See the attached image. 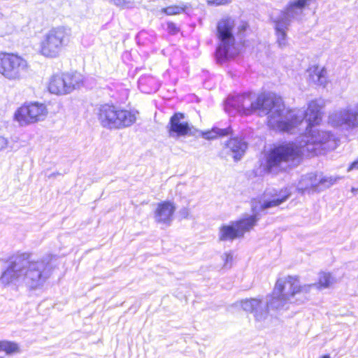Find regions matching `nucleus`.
I'll list each match as a JSON object with an SVG mask.
<instances>
[{
    "instance_id": "f03ea898",
    "label": "nucleus",
    "mask_w": 358,
    "mask_h": 358,
    "mask_svg": "<svg viewBox=\"0 0 358 358\" xmlns=\"http://www.w3.org/2000/svg\"><path fill=\"white\" fill-rule=\"evenodd\" d=\"M29 259L30 254L27 252L11 257L7 269L0 277L1 282L7 285L22 279L29 289L42 287L52 273L50 258L46 257L38 261H29Z\"/></svg>"
},
{
    "instance_id": "aec40b11",
    "label": "nucleus",
    "mask_w": 358,
    "mask_h": 358,
    "mask_svg": "<svg viewBox=\"0 0 358 358\" xmlns=\"http://www.w3.org/2000/svg\"><path fill=\"white\" fill-rule=\"evenodd\" d=\"M176 206L171 201H163L157 205L155 212V220L157 223L170 225L173 220V215Z\"/></svg>"
},
{
    "instance_id": "9b49d317",
    "label": "nucleus",
    "mask_w": 358,
    "mask_h": 358,
    "mask_svg": "<svg viewBox=\"0 0 358 358\" xmlns=\"http://www.w3.org/2000/svg\"><path fill=\"white\" fill-rule=\"evenodd\" d=\"M329 122L347 131L358 128V104L334 111L329 115Z\"/></svg>"
},
{
    "instance_id": "393cba45",
    "label": "nucleus",
    "mask_w": 358,
    "mask_h": 358,
    "mask_svg": "<svg viewBox=\"0 0 358 358\" xmlns=\"http://www.w3.org/2000/svg\"><path fill=\"white\" fill-rule=\"evenodd\" d=\"M3 351L6 352L7 355H12L20 352L17 343L13 341H3Z\"/></svg>"
},
{
    "instance_id": "7ed1b4c3",
    "label": "nucleus",
    "mask_w": 358,
    "mask_h": 358,
    "mask_svg": "<svg viewBox=\"0 0 358 358\" xmlns=\"http://www.w3.org/2000/svg\"><path fill=\"white\" fill-rule=\"evenodd\" d=\"M323 106L324 102L322 100H313L308 103V107L304 113L301 112L299 114V113H296L293 110L287 111L292 112L296 115L301 117V121L287 132H289L293 128L301 124L303 120H306L307 123L306 131L310 134L307 136V150L315 152L318 148L326 150L333 149L335 147L334 135L332 132L312 129L313 127L318 124L322 120V109Z\"/></svg>"
},
{
    "instance_id": "72a5a7b5",
    "label": "nucleus",
    "mask_w": 358,
    "mask_h": 358,
    "mask_svg": "<svg viewBox=\"0 0 358 358\" xmlns=\"http://www.w3.org/2000/svg\"><path fill=\"white\" fill-rule=\"evenodd\" d=\"M352 169H358V159L351 163L348 171H350Z\"/></svg>"
},
{
    "instance_id": "7c9ffc66",
    "label": "nucleus",
    "mask_w": 358,
    "mask_h": 358,
    "mask_svg": "<svg viewBox=\"0 0 358 358\" xmlns=\"http://www.w3.org/2000/svg\"><path fill=\"white\" fill-rule=\"evenodd\" d=\"M233 259V256L230 253H225L224 254V266L227 267L229 262H231Z\"/></svg>"
},
{
    "instance_id": "a211bd4d",
    "label": "nucleus",
    "mask_w": 358,
    "mask_h": 358,
    "mask_svg": "<svg viewBox=\"0 0 358 358\" xmlns=\"http://www.w3.org/2000/svg\"><path fill=\"white\" fill-rule=\"evenodd\" d=\"M71 80L72 78L69 73L53 76L48 86L50 92L55 94H65L71 92L73 90Z\"/></svg>"
},
{
    "instance_id": "4468645a",
    "label": "nucleus",
    "mask_w": 358,
    "mask_h": 358,
    "mask_svg": "<svg viewBox=\"0 0 358 358\" xmlns=\"http://www.w3.org/2000/svg\"><path fill=\"white\" fill-rule=\"evenodd\" d=\"M27 65V61L17 55L0 53V73L8 79L19 78Z\"/></svg>"
},
{
    "instance_id": "6ab92c4d",
    "label": "nucleus",
    "mask_w": 358,
    "mask_h": 358,
    "mask_svg": "<svg viewBox=\"0 0 358 358\" xmlns=\"http://www.w3.org/2000/svg\"><path fill=\"white\" fill-rule=\"evenodd\" d=\"M291 191L289 188H285L280 190H266L265 197L267 196H271V197L264 200L263 203L260 205L259 210L264 211L268 208L278 206L287 201L291 196Z\"/></svg>"
},
{
    "instance_id": "f8f14e48",
    "label": "nucleus",
    "mask_w": 358,
    "mask_h": 358,
    "mask_svg": "<svg viewBox=\"0 0 358 358\" xmlns=\"http://www.w3.org/2000/svg\"><path fill=\"white\" fill-rule=\"evenodd\" d=\"M336 180V178L324 176L322 173H310L299 181L297 190L301 194L320 192L331 187Z\"/></svg>"
},
{
    "instance_id": "c9c22d12",
    "label": "nucleus",
    "mask_w": 358,
    "mask_h": 358,
    "mask_svg": "<svg viewBox=\"0 0 358 358\" xmlns=\"http://www.w3.org/2000/svg\"><path fill=\"white\" fill-rule=\"evenodd\" d=\"M357 191H358V189H356V188H355V187H352V192L353 193L356 194V193L357 192Z\"/></svg>"
},
{
    "instance_id": "cd10ccee",
    "label": "nucleus",
    "mask_w": 358,
    "mask_h": 358,
    "mask_svg": "<svg viewBox=\"0 0 358 358\" xmlns=\"http://www.w3.org/2000/svg\"><path fill=\"white\" fill-rule=\"evenodd\" d=\"M167 30L171 34H176L178 32L179 29L174 22H169L167 23Z\"/></svg>"
},
{
    "instance_id": "473e14b6",
    "label": "nucleus",
    "mask_w": 358,
    "mask_h": 358,
    "mask_svg": "<svg viewBox=\"0 0 358 358\" xmlns=\"http://www.w3.org/2000/svg\"><path fill=\"white\" fill-rule=\"evenodd\" d=\"M179 213L182 218H187L189 215V210L187 208H183L180 210Z\"/></svg>"
},
{
    "instance_id": "a878e982",
    "label": "nucleus",
    "mask_w": 358,
    "mask_h": 358,
    "mask_svg": "<svg viewBox=\"0 0 358 358\" xmlns=\"http://www.w3.org/2000/svg\"><path fill=\"white\" fill-rule=\"evenodd\" d=\"M70 77L72 78V85L73 86V90L78 88L80 87V83H82L81 76L78 73L70 74Z\"/></svg>"
},
{
    "instance_id": "c756f323",
    "label": "nucleus",
    "mask_w": 358,
    "mask_h": 358,
    "mask_svg": "<svg viewBox=\"0 0 358 358\" xmlns=\"http://www.w3.org/2000/svg\"><path fill=\"white\" fill-rule=\"evenodd\" d=\"M110 2H112L116 6L121 8H123L127 3L126 0H110Z\"/></svg>"
},
{
    "instance_id": "f3484780",
    "label": "nucleus",
    "mask_w": 358,
    "mask_h": 358,
    "mask_svg": "<svg viewBox=\"0 0 358 358\" xmlns=\"http://www.w3.org/2000/svg\"><path fill=\"white\" fill-rule=\"evenodd\" d=\"M222 153L231 155L234 162L240 161L245 155L248 143L241 136H231L224 143Z\"/></svg>"
},
{
    "instance_id": "c85d7f7f",
    "label": "nucleus",
    "mask_w": 358,
    "mask_h": 358,
    "mask_svg": "<svg viewBox=\"0 0 358 358\" xmlns=\"http://www.w3.org/2000/svg\"><path fill=\"white\" fill-rule=\"evenodd\" d=\"M248 28V24L245 22H242L238 27V30L240 34H243Z\"/></svg>"
},
{
    "instance_id": "20e7f679",
    "label": "nucleus",
    "mask_w": 358,
    "mask_h": 358,
    "mask_svg": "<svg viewBox=\"0 0 358 358\" xmlns=\"http://www.w3.org/2000/svg\"><path fill=\"white\" fill-rule=\"evenodd\" d=\"M314 0H291L284 10H281L276 19L273 20L277 42L280 48L287 43V31L292 20L301 17L304 9Z\"/></svg>"
},
{
    "instance_id": "2f4dec72",
    "label": "nucleus",
    "mask_w": 358,
    "mask_h": 358,
    "mask_svg": "<svg viewBox=\"0 0 358 358\" xmlns=\"http://www.w3.org/2000/svg\"><path fill=\"white\" fill-rule=\"evenodd\" d=\"M8 145V141L3 136H0V151L6 148Z\"/></svg>"
},
{
    "instance_id": "f257e3e1",
    "label": "nucleus",
    "mask_w": 358,
    "mask_h": 358,
    "mask_svg": "<svg viewBox=\"0 0 358 358\" xmlns=\"http://www.w3.org/2000/svg\"><path fill=\"white\" fill-rule=\"evenodd\" d=\"M225 110L231 115L236 113L249 115L256 111L268 115L270 127L282 131H288L301 121V117L292 112H285V105L280 96L271 94H261L256 98L254 93L245 92L229 96L224 101Z\"/></svg>"
},
{
    "instance_id": "bb28decb",
    "label": "nucleus",
    "mask_w": 358,
    "mask_h": 358,
    "mask_svg": "<svg viewBox=\"0 0 358 358\" xmlns=\"http://www.w3.org/2000/svg\"><path fill=\"white\" fill-rule=\"evenodd\" d=\"M232 0H208L207 3L210 6H223L231 3Z\"/></svg>"
},
{
    "instance_id": "39448f33",
    "label": "nucleus",
    "mask_w": 358,
    "mask_h": 358,
    "mask_svg": "<svg viewBox=\"0 0 358 358\" xmlns=\"http://www.w3.org/2000/svg\"><path fill=\"white\" fill-rule=\"evenodd\" d=\"M234 27V21L230 17L222 19L217 22V36L220 44L215 52L217 63L222 64L238 55V50L235 47Z\"/></svg>"
},
{
    "instance_id": "f704fd0d",
    "label": "nucleus",
    "mask_w": 358,
    "mask_h": 358,
    "mask_svg": "<svg viewBox=\"0 0 358 358\" xmlns=\"http://www.w3.org/2000/svg\"><path fill=\"white\" fill-rule=\"evenodd\" d=\"M3 341H0V351H3Z\"/></svg>"
},
{
    "instance_id": "ddd939ff",
    "label": "nucleus",
    "mask_w": 358,
    "mask_h": 358,
    "mask_svg": "<svg viewBox=\"0 0 358 358\" xmlns=\"http://www.w3.org/2000/svg\"><path fill=\"white\" fill-rule=\"evenodd\" d=\"M46 106L43 103L33 102L25 103L15 113L14 117L20 125H27L43 120L46 116Z\"/></svg>"
},
{
    "instance_id": "e433bc0d",
    "label": "nucleus",
    "mask_w": 358,
    "mask_h": 358,
    "mask_svg": "<svg viewBox=\"0 0 358 358\" xmlns=\"http://www.w3.org/2000/svg\"><path fill=\"white\" fill-rule=\"evenodd\" d=\"M321 358H331L329 355H324L321 357Z\"/></svg>"
},
{
    "instance_id": "6e6552de",
    "label": "nucleus",
    "mask_w": 358,
    "mask_h": 358,
    "mask_svg": "<svg viewBox=\"0 0 358 358\" xmlns=\"http://www.w3.org/2000/svg\"><path fill=\"white\" fill-rule=\"evenodd\" d=\"M252 215H248L237 221L231 222L229 224H223L220 228L219 239L221 241H233L243 237L245 232L250 231L260 219V214L257 207H252Z\"/></svg>"
},
{
    "instance_id": "58836bf2",
    "label": "nucleus",
    "mask_w": 358,
    "mask_h": 358,
    "mask_svg": "<svg viewBox=\"0 0 358 358\" xmlns=\"http://www.w3.org/2000/svg\"><path fill=\"white\" fill-rule=\"evenodd\" d=\"M0 358H3V357H0Z\"/></svg>"
},
{
    "instance_id": "4c0bfd02",
    "label": "nucleus",
    "mask_w": 358,
    "mask_h": 358,
    "mask_svg": "<svg viewBox=\"0 0 358 358\" xmlns=\"http://www.w3.org/2000/svg\"><path fill=\"white\" fill-rule=\"evenodd\" d=\"M57 175H59V173H52V174L50 176V177H52H52H55Z\"/></svg>"
},
{
    "instance_id": "b1692460",
    "label": "nucleus",
    "mask_w": 358,
    "mask_h": 358,
    "mask_svg": "<svg viewBox=\"0 0 358 358\" xmlns=\"http://www.w3.org/2000/svg\"><path fill=\"white\" fill-rule=\"evenodd\" d=\"M326 70L324 68H322L318 70L317 68L314 71V73L311 76L313 80L319 85L324 86L326 84Z\"/></svg>"
},
{
    "instance_id": "423d86ee",
    "label": "nucleus",
    "mask_w": 358,
    "mask_h": 358,
    "mask_svg": "<svg viewBox=\"0 0 358 358\" xmlns=\"http://www.w3.org/2000/svg\"><path fill=\"white\" fill-rule=\"evenodd\" d=\"M98 119L102 127L113 129L130 127L136 122V117L130 110L106 103L100 106Z\"/></svg>"
},
{
    "instance_id": "0eeeda50",
    "label": "nucleus",
    "mask_w": 358,
    "mask_h": 358,
    "mask_svg": "<svg viewBox=\"0 0 358 358\" xmlns=\"http://www.w3.org/2000/svg\"><path fill=\"white\" fill-rule=\"evenodd\" d=\"M287 303L292 301L281 294H275L273 291L271 296H267L266 306L260 299H250L241 301V307L245 311L253 314L257 321H262L267 317L268 308L283 309Z\"/></svg>"
},
{
    "instance_id": "dca6fc26",
    "label": "nucleus",
    "mask_w": 358,
    "mask_h": 358,
    "mask_svg": "<svg viewBox=\"0 0 358 358\" xmlns=\"http://www.w3.org/2000/svg\"><path fill=\"white\" fill-rule=\"evenodd\" d=\"M185 116L180 112L175 113L169 120L166 126L169 135L172 138H180L181 136L194 135L192 129H196L189 125L187 122L183 121Z\"/></svg>"
},
{
    "instance_id": "1a4fd4ad",
    "label": "nucleus",
    "mask_w": 358,
    "mask_h": 358,
    "mask_svg": "<svg viewBox=\"0 0 358 358\" xmlns=\"http://www.w3.org/2000/svg\"><path fill=\"white\" fill-rule=\"evenodd\" d=\"M302 155L301 148L293 143H282L275 145L267 154L265 169L271 172L282 162H288L299 159Z\"/></svg>"
},
{
    "instance_id": "2eb2a0df",
    "label": "nucleus",
    "mask_w": 358,
    "mask_h": 358,
    "mask_svg": "<svg viewBox=\"0 0 358 358\" xmlns=\"http://www.w3.org/2000/svg\"><path fill=\"white\" fill-rule=\"evenodd\" d=\"M312 286L316 284L305 285L301 286L298 278L287 276L285 279H278L274 287L275 294H281L286 296L289 300L300 292H308Z\"/></svg>"
},
{
    "instance_id": "5701e85b",
    "label": "nucleus",
    "mask_w": 358,
    "mask_h": 358,
    "mask_svg": "<svg viewBox=\"0 0 358 358\" xmlns=\"http://www.w3.org/2000/svg\"><path fill=\"white\" fill-rule=\"evenodd\" d=\"M335 282H336V280H335L334 278L332 277V275H331L330 273L322 272L320 273L318 283L317 284L315 283L316 284L315 287H324V288H327L331 285L334 284Z\"/></svg>"
},
{
    "instance_id": "4be33fe9",
    "label": "nucleus",
    "mask_w": 358,
    "mask_h": 358,
    "mask_svg": "<svg viewBox=\"0 0 358 358\" xmlns=\"http://www.w3.org/2000/svg\"><path fill=\"white\" fill-rule=\"evenodd\" d=\"M187 8L188 6L187 4L181 3L179 5H173L163 8L161 11L166 15H173L185 13Z\"/></svg>"
},
{
    "instance_id": "412c9836",
    "label": "nucleus",
    "mask_w": 358,
    "mask_h": 358,
    "mask_svg": "<svg viewBox=\"0 0 358 358\" xmlns=\"http://www.w3.org/2000/svg\"><path fill=\"white\" fill-rule=\"evenodd\" d=\"M232 134V129L229 127L224 129L213 128L211 131L203 134V138L208 140L215 138L217 136H227Z\"/></svg>"
},
{
    "instance_id": "9d476101",
    "label": "nucleus",
    "mask_w": 358,
    "mask_h": 358,
    "mask_svg": "<svg viewBox=\"0 0 358 358\" xmlns=\"http://www.w3.org/2000/svg\"><path fill=\"white\" fill-rule=\"evenodd\" d=\"M68 41L69 33L65 27L52 28L43 36L40 43V52L46 57L55 58L67 45Z\"/></svg>"
}]
</instances>
